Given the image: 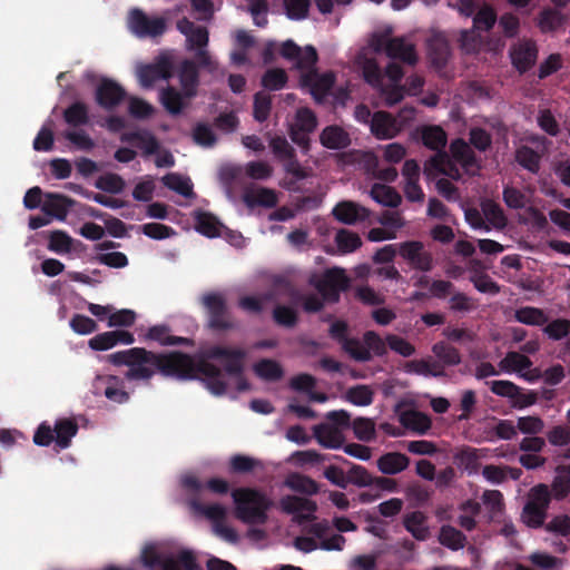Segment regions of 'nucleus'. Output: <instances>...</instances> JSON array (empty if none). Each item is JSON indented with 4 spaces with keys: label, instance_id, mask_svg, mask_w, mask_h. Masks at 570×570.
I'll list each match as a JSON object with an SVG mask.
<instances>
[{
    "label": "nucleus",
    "instance_id": "nucleus-10",
    "mask_svg": "<svg viewBox=\"0 0 570 570\" xmlns=\"http://www.w3.org/2000/svg\"><path fill=\"white\" fill-rule=\"evenodd\" d=\"M314 286L324 301L337 303L341 293L345 292L350 286V278L343 268L333 267L326 269Z\"/></svg>",
    "mask_w": 570,
    "mask_h": 570
},
{
    "label": "nucleus",
    "instance_id": "nucleus-34",
    "mask_svg": "<svg viewBox=\"0 0 570 570\" xmlns=\"http://www.w3.org/2000/svg\"><path fill=\"white\" fill-rule=\"evenodd\" d=\"M404 371L410 374H417L423 376H444L445 372L438 362L426 360H412L404 364Z\"/></svg>",
    "mask_w": 570,
    "mask_h": 570
},
{
    "label": "nucleus",
    "instance_id": "nucleus-58",
    "mask_svg": "<svg viewBox=\"0 0 570 570\" xmlns=\"http://www.w3.org/2000/svg\"><path fill=\"white\" fill-rule=\"evenodd\" d=\"M342 350L357 362H368L372 354L358 338L350 337L342 346Z\"/></svg>",
    "mask_w": 570,
    "mask_h": 570
},
{
    "label": "nucleus",
    "instance_id": "nucleus-8",
    "mask_svg": "<svg viewBox=\"0 0 570 570\" xmlns=\"http://www.w3.org/2000/svg\"><path fill=\"white\" fill-rule=\"evenodd\" d=\"M550 502L551 493L548 485L541 483L533 487L522 510V521L533 529L543 527Z\"/></svg>",
    "mask_w": 570,
    "mask_h": 570
},
{
    "label": "nucleus",
    "instance_id": "nucleus-39",
    "mask_svg": "<svg viewBox=\"0 0 570 570\" xmlns=\"http://www.w3.org/2000/svg\"><path fill=\"white\" fill-rule=\"evenodd\" d=\"M439 542L451 550H460L464 548L466 537L456 528L444 524L440 529Z\"/></svg>",
    "mask_w": 570,
    "mask_h": 570
},
{
    "label": "nucleus",
    "instance_id": "nucleus-41",
    "mask_svg": "<svg viewBox=\"0 0 570 570\" xmlns=\"http://www.w3.org/2000/svg\"><path fill=\"white\" fill-rule=\"evenodd\" d=\"M540 155L529 146H521L515 150V161L532 174L540 170Z\"/></svg>",
    "mask_w": 570,
    "mask_h": 570
},
{
    "label": "nucleus",
    "instance_id": "nucleus-23",
    "mask_svg": "<svg viewBox=\"0 0 570 570\" xmlns=\"http://www.w3.org/2000/svg\"><path fill=\"white\" fill-rule=\"evenodd\" d=\"M316 441L327 449H340L344 443V435L337 426L324 422L313 426Z\"/></svg>",
    "mask_w": 570,
    "mask_h": 570
},
{
    "label": "nucleus",
    "instance_id": "nucleus-59",
    "mask_svg": "<svg viewBox=\"0 0 570 570\" xmlns=\"http://www.w3.org/2000/svg\"><path fill=\"white\" fill-rule=\"evenodd\" d=\"M543 333L553 341H560L570 334V321L557 318L543 327Z\"/></svg>",
    "mask_w": 570,
    "mask_h": 570
},
{
    "label": "nucleus",
    "instance_id": "nucleus-63",
    "mask_svg": "<svg viewBox=\"0 0 570 570\" xmlns=\"http://www.w3.org/2000/svg\"><path fill=\"white\" fill-rule=\"evenodd\" d=\"M547 440L553 446H566L570 444V426L554 425L547 432Z\"/></svg>",
    "mask_w": 570,
    "mask_h": 570
},
{
    "label": "nucleus",
    "instance_id": "nucleus-16",
    "mask_svg": "<svg viewBox=\"0 0 570 570\" xmlns=\"http://www.w3.org/2000/svg\"><path fill=\"white\" fill-rule=\"evenodd\" d=\"M414 139L421 141L430 150H441L446 147L448 135L439 125H422L413 132Z\"/></svg>",
    "mask_w": 570,
    "mask_h": 570
},
{
    "label": "nucleus",
    "instance_id": "nucleus-35",
    "mask_svg": "<svg viewBox=\"0 0 570 570\" xmlns=\"http://www.w3.org/2000/svg\"><path fill=\"white\" fill-rule=\"evenodd\" d=\"M371 197L379 204L395 208L401 202V195L393 188L383 184H374L371 188Z\"/></svg>",
    "mask_w": 570,
    "mask_h": 570
},
{
    "label": "nucleus",
    "instance_id": "nucleus-3",
    "mask_svg": "<svg viewBox=\"0 0 570 570\" xmlns=\"http://www.w3.org/2000/svg\"><path fill=\"white\" fill-rule=\"evenodd\" d=\"M235 481L219 476H213L202 483L196 476L189 475L183 479V485L193 491L200 492L203 489L216 495L232 493L235 504V517L244 523H249V487L233 488Z\"/></svg>",
    "mask_w": 570,
    "mask_h": 570
},
{
    "label": "nucleus",
    "instance_id": "nucleus-24",
    "mask_svg": "<svg viewBox=\"0 0 570 570\" xmlns=\"http://www.w3.org/2000/svg\"><path fill=\"white\" fill-rule=\"evenodd\" d=\"M387 57L411 66L417 62L415 46L407 42L403 37H394L390 39Z\"/></svg>",
    "mask_w": 570,
    "mask_h": 570
},
{
    "label": "nucleus",
    "instance_id": "nucleus-48",
    "mask_svg": "<svg viewBox=\"0 0 570 570\" xmlns=\"http://www.w3.org/2000/svg\"><path fill=\"white\" fill-rule=\"evenodd\" d=\"M402 423L419 434H424L431 428L430 417L420 411H411L402 416Z\"/></svg>",
    "mask_w": 570,
    "mask_h": 570
},
{
    "label": "nucleus",
    "instance_id": "nucleus-14",
    "mask_svg": "<svg viewBox=\"0 0 570 570\" xmlns=\"http://www.w3.org/2000/svg\"><path fill=\"white\" fill-rule=\"evenodd\" d=\"M137 75L140 85L144 88H150L159 79L168 80L171 78L173 63L168 58L161 57L154 63L139 67Z\"/></svg>",
    "mask_w": 570,
    "mask_h": 570
},
{
    "label": "nucleus",
    "instance_id": "nucleus-46",
    "mask_svg": "<svg viewBox=\"0 0 570 570\" xmlns=\"http://www.w3.org/2000/svg\"><path fill=\"white\" fill-rule=\"evenodd\" d=\"M48 249L57 254H67L72 249V238L63 230L48 233Z\"/></svg>",
    "mask_w": 570,
    "mask_h": 570
},
{
    "label": "nucleus",
    "instance_id": "nucleus-52",
    "mask_svg": "<svg viewBox=\"0 0 570 570\" xmlns=\"http://www.w3.org/2000/svg\"><path fill=\"white\" fill-rule=\"evenodd\" d=\"M335 243L342 253H352L362 246L358 234L344 228L336 233Z\"/></svg>",
    "mask_w": 570,
    "mask_h": 570
},
{
    "label": "nucleus",
    "instance_id": "nucleus-4",
    "mask_svg": "<svg viewBox=\"0 0 570 570\" xmlns=\"http://www.w3.org/2000/svg\"><path fill=\"white\" fill-rule=\"evenodd\" d=\"M206 314V327L222 334L239 330V322L232 315L226 298L222 293L208 292L200 298Z\"/></svg>",
    "mask_w": 570,
    "mask_h": 570
},
{
    "label": "nucleus",
    "instance_id": "nucleus-47",
    "mask_svg": "<svg viewBox=\"0 0 570 570\" xmlns=\"http://www.w3.org/2000/svg\"><path fill=\"white\" fill-rule=\"evenodd\" d=\"M291 299L294 304H302L303 309L307 313H317L324 307L323 297L320 298L315 294H303L297 289L291 292Z\"/></svg>",
    "mask_w": 570,
    "mask_h": 570
},
{
    "label": "nucleus",
    "instance_id": "nucleus-15",
    "mask_svg": "<svg viewBox=\"0 0 570 570\" xmlns=\"http://www.w3.org/2000/svg\"><path fill=\"white\" fill-rule=\"evenodd\" d=\"M426 53L435 69L441 70L446 66L451 57V47L443 32H434L430 36L426 41Z\"/></svg>",
    "mask_w": 570,
    "mask_h": 570
},
{
    "label": "nucleus",
    "instance_id": "nucleus-57",
    "mask_svg": "<svg viewBox=\"0 0 570 570\" xmlns=\"http://www.w3.org/2000/svg\"><path fill=\"white\" fill-rule=\"evenodd\" d=\"M356 439L370 442L375 438V423L368 417H356L351 424Z\"/></svg>",
    "mask_w": 570,
    "mask_h": 570
},
{
    "label": "nucleus",
    "instance_id": "nucleus-60",
    "mask_svg": "<svg viewBox=\"0 0 570 570\" xmlns=\"http://www.w3.org/2000/svg\"><path fill=\"white\" fill-rule=\"evenodd\" d=\"M268 507L269 503L266 499L257 490L252 488V525L265 522L267 518L265 511Z\"/></svg>",
    "mask_w": 570,
    "mask_h": 570
},
{
    "label": "nucleus",
    "instance_id": "nucleus-40",
    "mask_svg": "<svg viewBox=\"0 0 570 570\" xmlns=\"http://www.w3.org/2000/svg\"><path fill=\"white\" fill-rule=\"evenodd\" d=\"M432 352L445 366H455L462 362L460 351L445 342L435 343L432 346Z\"/></svg>",
    "mask_w": 570,
    "mask_h": 570
},
{
    "label": "nucleus",
    "instance_id": "nucleus-31",
    "mask_svg": "<svg viewBox=\"0 0 570 570\" xmlns=\"http://www.w3.org/2000/svg\"><path fill=\"white\" fill-rule=\"evenodd\" d=\"M404 528L416 539L424 541L430 535L426 517L421 511H413L404 517Z\"/></svg>",
    "mask_w": 570,
    "mask_h": 570
},
{
    "label": "nucleus",
    "instance_id": "nucleus-20",
    "mask_svg": "<svg viewBox=\"0 0 570 570\" xmlns=\"http://www.w3.org/2000/svg\"><path fill=\"white\" fill-rule=\"evenodd\" d=\"M450 153L452 158L466 171L470 169H481L480 159L464 139L456 138L452 140L450 144Z\"/></svg>",
    "mask_w": 570,
    "mask_h": 570
},
{
    "label": "nucleus",
    "instance_id": "nucleus-62",
    "mask_svg": "<svg viewBox=\"0 0 570 570\" xmlns=\"http://www.w3.org/2000/svg\"><path fill=\"white\" fill-rule=\"evenodd\" d=\"M292 125L303 131L313 132L317 127V118L312 109L303 107L297 109L295 121Z\"/></svg>",
    "mask_w": 570,
    "mask_h": 570
},
{
    "label": "nucleus",
    "instance_id": "nucleus-27",
    "mask_svg": "<svg viewBox=\"0 0 570 570\" xmlns=\"http://www.w3.org/2000/svg\"><path fill=\"white\" fill-rule=\"evenodd\" d=\"M566 21L567 17L559 8L547 7L540 11L537 24L541 32L549 33L557 31L566 23Z\"/></svg>",
    "mask_w": 570,
    "mask_h": 570
},
{
    "label": "nucleus",
    "instance_id": "nucleus-29",
    "mask_svg": "<svg viewBox=\"0 0 570 570\" xmlns=\"http://www.w3.org/2000/svg\"><path fill=\"white\" fill-rule=\"evenodd\" d=\"M78 430V424L72 419L57 420L53 426L56 446L60 450L69 448Z\"/></svg>",
    "mask_w": 570,
    "mask_h": 570
},
{
    "label": "nucleus",
    "instance_id": "nucleus-44",
    "mask_svg": "<svg viewBox=\"0 0 570 570\" xmlns=\"http://www.w3.org/2000/svg\"><path fill=\"white\" fill-rule=\"evenodd\" d=\"M482 213L485 219L497 229H503L508 219L501 206L494 200L487 199L481 204Z\"/></svg>",
    "mask_w": 570,
    "mask_h": 570
},
{
    "label": "nucleus",
    "instance_id": "nucleus-54",
    "mask_svg": "<svg viewBox=\"0 0 570 570\" xmlns=\"http://www.w3.org/2000/svg\"><path fill=\"white\" fill-rule=\"evenodd\" d=\"M288 77L284 69H268L262 77V86L267 90H281L287 83Z\"/></svg>",
    "mask_w": 570,
    "mask_h": 570
},
{
    "label": "nucleus",
    "instance_id": "nucleus-49",
    "mask_svg": "<svg viewBox=\"0 0 570 570\" xmlns=\"http://www.w3.org/2000/svg\"><path fill=\"white\" fill-rule=\"evenodd\" d=\"M374 392L368 385H355L347 390L346 400L357 406H368L373 403Z\"/></svg>",
    "mask_w": 570,
    "mask_h": 570
},
{
    "label": "nucleus",
    "instance_id": "nucleus-2",
    "mask_svg": "<svg viewBox=\"0 0 570 570\" xmlns=\"http://www.w3.org/2000/svg\"><path fill=\"white\" fill-rule=\"evenodd\" d=\"M141 566L148 570H202L194 551L184 549L173 540L161 539L144 543L139 554Z\"/></svg>",
    "mask_w": 570,
    "mask_h": 570
},
{
    "label": "nucleus",
    "instance_id": "nucleus-38",
    "mask_svg": "<svg viewBox=\"0 0 570 570\" xmlns=\"http://www.w3.org/2000/svg\"><path fill=\"white\" fill-rule=\"evenodd\" d=\"M163 184L170 190L190 198L194 196L193 184L189 178L177 173H168L161 178Z\"/></svg>",
    "mask_w": 570,
    "mask_h": 570
},
{
    "label": "nucleus",
    "instance_id": "nucleus-17",
    "mask_svg": "<svg viewBox=\"0 0 570 570\" xmlns=\"http://www.w3.org/2000/svg\"><path fill=\"white\" fill-rule=\"evenodd\" d=\"M333 216L341 223L354 225L364 222L370 216V210L354 202H340L332 210Z\"/></svg>",
    "mask_w": 570,
    "mask_h": 570
},
{
    "label": "nucleus",
    "instance_id": "nucleus-25",
    "mask_svg": "<svg viewBox=\"0 0 570 570\" xmlns=\"http://www.w3.org/2000/svg\"><path fill=\"white\" fill-rule=\"evenodd\" d=\"M409 464V456L401 452H387L381 455L376 461L377 469L383 474L387 475L401 473L407 469Z\"/></svg>",
    "mask_w": 570,
    "mask_h": 570
},
{
    "label": "nucleus",
    "instance_id": "nucleus-53",
    "mask_svg": "<svg viewBox=\"0 0 570 570\" xmlns=\"http://www.w3.org/2000/svg\"><path fill=\"white\" fill-rule=\"evenodd\" d=\"M287 485L299 493L313 495L318 493V483L309 476L302 474H294L287 480Z\"/></svg>",
    "mask_w": 570,
    "mask_h": 570
},
{
    "label": "nucleus",
    "instance_id": "nucleus-11",
    "mask_svg": "<svg viewBox=\"0 0 570 570\" xmlns=\"http://www.w3.org/2000/svg\"><path fill=\"white\" fill-rule=\"evenodd\" d=\"M399 254L410 266L421 272H430L433 268L432 254L424 249L420 240H407L399 245Z\"/></svg>",
    "mask_w": 570,
    "mask_h": 570
},
{
    "label": "nucleus",
    "instance_id": "nucleus-19",
    "mask_svg": "<svg viewBox=\"0 0 570 570\" xmlns=\"http://www.w3.org/2000/svg\"><path fill=\"white\" fill-rule=\"evenodd\" d=\"M371 132L379 139H391L400 132V127L392 114L380 110L372 116Z\"/></svg>",
    "mask_w": 570,
    "mask_h": 570
},
{
    "label": "nucleus",
    "instance_id": "nucleus-32",
    "mask_svg": "<svg viewBox=\"0 0 570 570\" xmlns=\"http://www.w3.org/2000/svg\"><path fill=\"white\" fill-rule=\"evenodd\" d=\"M122 141L134 142L145 155H154L159 150L157 138L148 131H132L125 134Z\"/></svg>",
    "mask_w": 570,
    "mask_h": 570
},
{
    "label": "nucleus",
    "instance_id": "nucleus-7",
    "mask_svg": "<svg viewBox=\"0 0 570 570\" xmlns=\"http://www.w3.org/2000/svg\"><path fill=\"white\" fill-rule=\"evenodd\" d=\"M189 508L198 515L205 517L212 523L213 532L229 543L238 539L237 532L226 524L228 509L219 503L205 504L197 498L190 499Z\"/></svg>",
    "mask_w": 570,
    "mask_h": 570
},
{
    "label": "nucleus",
    "instance_id": "nucleus-9",
    "mask_svg": "<svg viewBox=\"0 0 570 570\" xmlns=\"http://www.w3.org/2000/svg\"><path fill=\"white\" fill-rule=\"evenodd\" d=\"M127 28L138 39H158L167 31V20L132 8L127 14Z\"/></svg>",
    "mask_w": 570,
    "mask_h": 570
},
{
    "label": "nucleus",
    "instance_id": "nucleus-45",
    "mask_svg": "<svg viewBox=\"0 0 570 570\" xmlns=\"http://www.w3.org/2000/svg\"><path fill=\"white\" fill-rule=\"evenodd\" d=\"M532 366V361L524 354L518 352H508L504 358L499 362V367L503 372H521Z\"/></svg>",
    "mask_w": 570,
    "mask_h": 570
},
{
    "label": "nucleus",
    "instance_id": "nucleus-1",
    "mask_svg": "<svg viewBox=\"0 0 570 570\" xmlns=\"http://www.w3.org/2000/svg\"><path fill=\"white\" fill-rule=\"evenodd\" d=\"M247 354L243 346L222 344L208 346L194 356L178 351L154 353L132 347L108 355V361L116 366H128L126 379L130 381H149L157 372L180 381L202 377L214 395H223L227 392L226 376L235 380L238 392L249 387L244 376Z\"/></svg>",
    "mask_w": 570,
    "mask_h": 570
},
{
    "label": "nucleus",
    "instance_id": "nucleus-28",
    "mask_svg": "<svg viewBox=\"0 0 570 570\" xmlns=\"http://www.w3.org/2000/svg\"><path fill=\"white\" fill-rule=\"evenodd\" d=\"M537 48L532 43H521L515 47L511 52V59L513 66L520 71H528L535 62Z\"/></svg>",
    "mask_w": 570,
    "mask_h": 570
},
{
    "label": "nucleus",
    "instance_id": "nucleus-6",
    "mask_svg": "<svg viewBox=\"0 0 570 570\" xmlns=\"http://www.w3.org/2000/svg\"><path fill=\"white\" fill-rule=\"evenodd\" d=\"M218 178L233 203H243L249 208V164L244 167L224 165L219 168Z\"/></svg>",
    "mask_w": 570,
    "mask_h": 570
},
{
    "label": "nucleus",
    "instance_id": "nucleus-22",
    "mask_svg": "<svg viewBox=\"0 0 570 570\" xmlns=\"http://www.w3.org/2000/svg\"><path fill=\"white\" fill-rule=\"evenodd\" d=\"M178 78L186 98H194L199 85V72L196 62L188 59L184 60L179 67Z\"/></svg>",
    "mask_w": 570,
    "mask_h": 570
},
{
    "label": "nucleus",
    "instance_id": "nucleus-36",
    "mask_svg": "<svg viewBox=\"0 0 570 570\" xmlns=\"http://www.w3.org/2000/svg\"><path fill=\"white\" fill-rule=\"evenodd\" d=\"M514 320L524 325L541 326L548 323L549 317L539 307L523 306L515 309Z\"/></svg>",
    "mask_w": 570,
    "mask_h": 570
},
{
    "label": "nucleus",
    "instance_id": "nucleus-55",
    "mask_svg": "<svg viewBox=\"0 0 570 570\" xmlns=\"http://www.w3.org/2000/svg\"><path fill=\"white\" fill-rule=\"evenodd\" d=\"M284 10L291 20H304L308 17L311 0H284Z\"/></svg>",
    "mask_w": 570,
    "mask_h": 570
},
{
    "label": "nucleus",
    "instance_id": "nucleus-33",
    "mask_svg": "<svg viewBox=\"0 0 570 570\" xmlns=\"http://www.w3.org/2000/svg\"><path fill=\"white\" fill-rule=\"evenodd\" d=\"M223 227L213 214L202 210L195 213V228L202 235L216 237L220 234Z\"/></svg>",
    "mask_w": 570,
    "mask_h": 570
},
{
    "label": "nucleus",
    "instance_id": "nucleus-43",
    "mask_svg": "<svg viewBox=\"0 0 570 570\" xmlns=\"http://www.w3.org/2000/svg\"><path fill=\"white\" fill-rule=\"evenodd\" d=\"M65 121L72 127L85 126L89 122V111L85 102L76 101L63 111Z\"/></svg>",
    "mask_w": 570,
    "mask_h": 570
},
{
    "label": "nucleus",
    "instance_id": "nucleus-51",
    "mask_svg": "<svg viewBox=\"0 0 570 570\" xmlns=\"http://www.w3.org/2000/svg\"><path fill=\"white\" fill-rule=\"evenodd\" d=\"M277 203L278 196L274 189L252 185V208L255 206L272 208L275 207Z\"/></svg>",
    "mask_w": 570,
    "mask_h": 570
},
{
    "label": "nucleus",
    "instance_id": "nucleus-42",
    "mask_svg": "<svg viewBox=\"0 0 570 570\" xmlns=\"http://www.w3.org/2000/svg\"><path fill=\"white\" fill-rule=\"evenodd\" d=\"M272 318L278 326L293 328L298 323V313L293 306L277 304L273 308Z\"/></svg>",
    "mask_w": 570,
    "mask_h": 570
},
{
    "label": "nucleus",
    "instance_id": "nucleus-30",
    "mask_svg": "<svg viewBox=\"0 0 570 570\" xmlns=\"http://www.w3.org/2000/svg\"><path fill=\"white\" fill-rule=\"evenodd\" d=\"M186 96L175 87L167 86L160 91V102L170 115H179L187 106Z\"/></svg>",
    "mask_w": 570,
    "mask_h": 570
},
{
    "label": "nucleus",
    "instance_id": "nucleus-12",
    "mask_svg": "<svg viewBox=\"0 0 570 570\" xmlns=\"http://www.w3.org/2000/svg\"><path fill=\"white\" fill-rule=\"evenodd\" d=\"M126 90L115 80L102 78L96 88V102L105 110H114L126 98Z\"/></svg>",
    "mask_w": 570,
    "mask_h": 570
},
{
    "label": "nucleus",
    "instance_id": "nucleus-37",
    "mask_svg": "<svg viewBox=\"0 0 570 570\" xmlns=\"http://www.w3.org/2000/svg\"><path fill=\"white\" fill-rule=\"evenodd\" d=\"M253 372L268 382H276L283 377L284 371L281 364L274 360H261L252 366Z\"/></svg>",
    "mask_w": 570,
    "mask_h": 570
},
{
    "label": "nucleus",
    "instance_id": "nucleus-61",
    "mask_svg": "<svg viewBox=\"0 0 570 570\" xmlns=\"http://www.w3.org/2000/svg\"><path fill=\"white\" fill-rule=\"evenodd\" d=\"M253 116L258 121H264L268 118L272 108V97L266 92H257L254 96Z\"/></svg>",
    "mask_w": 570,
    "mask_h": 570
},
{
    "label": "nucleus",
    "instance_id": "nucleus-56",
    "mask_svg": "<svg viewBox=\"0 0 570 570\" xmlns=\"http://www.w3.org/2000/svg\"><path fill=\"white\" fill-rule=\"evenodd\" d=\"M96 187L102 191L110 194H120L126 186V183L121 176L118 174L108 173L101 175L96 180Z\"/></svg>",
    "mask_w": 570,
    "mask_h": 570
},
{
    "label": "nucleus",
    "instance_id": "nucleus-64",
    "mask_svg": "<svg viewBox=\"0 0 570 570\" xmlns=\"http://www.w3.org/2000/svg\"><path fill=\"white\" fill-rule=\"evenodd\" d=\"M544 529L547 532L568 537L570 534V517L568 514L556 515L544 524Z\"/></svg>",
    "mask_w": 570,
    "mask_h": 570
},
{
    "label": "nucleus",
    "instance_id": "nucleus-13",
    "mask_svg": "<svg viewBox=\"0 0 570 570\" xmlns=\"http://www.w3.org/2000/svg\"><path fill=\"white\" fill-rule=\"evenodd\" d=\"M281 508L288 514H295L297 523L304 524L315 520L314 512L317 505L314 501L296 495H286L281 499Z\"/></svg>",
    "mask_w": 570,
    "mask_h": 570
},
{
    "label": "nucleus",
    "instance_id": "nucleus-50",
    "mask_svg": "<svg viewBox=\"0 0 570 570\" xmlns=\"http://www.w3.org/2000/svg\"><path fill=\"white\" fill-rule=\"evenodd\" d=\"M362 75L364 80L372 87L376 89L382 87V70L374 58H364L362 61Z\"/></svg>",
    "mask_w": 570,
    "mask_h": 570
},
{
    "label": "nucleus",
    "instance_id": "nucleus-21",
    "mask_svg": "<svg viewBox=\"0 0 570 570\" xmlns=\"http://www.w3.org/2000/svg\"><path fill=\"white\" fill-rule=\"evenodd\" d=\"M424 173L428 176L438 173L448 175L453 179L460 178L458 168L454 164H452L448 153L444 149L435 150V154L425 161Z\"/></svg>",
    "mask_w": 570,
    "mask_h": 570
},
{
    "label": "nucleus",
    "instance_id": "nucleus-5",
    "mask_svg": "<svg viewBox=\"0 0 570 570\" xmlns=\"http://www.w3.org/2000/svg\"><path fill=\"white\" fill-rule=\"evenodd\" d=\"M278 53L284 59L293 62L295 68L304 71L301 79L304 86H316L315 82L318 79L316 70L318 55L315 47L306 46L301 48L293 40L288 39L279 46Z\"/></svg>",
    "mask_w": 570,
    "mask_h": 570
},
{
    "label": "nucleus",
    "instance_id": "nucleus-26",
    "mask_svg": "<svg viewBox=\"0 0 570 570\" xmlns=\"http://www.w3.org/2000/svg\"><path fill=\"white\" fill-rule=\"evenodd\" d=\"M320 141L328 149H344L351 144V138L343 128L333 125L322 130Z\"/></svg>",
    "mask_w": 570,
    "mask_h": 570
},
{
    "label": "nucleus",
    "instance_id": "nucleus-18",
    "mask_svg": "<svg viewBox=\"0 0 570 570\" xmlns=\"http://www.w3.org/2000/svg\"><path fill=\"white\" fill-rule=\"evenodd\" d=\"M75 200L66 195L57 193L45 194V202L42 203L41 210L51 217L59 220H65L70 208L73 207Z\"/></svg>",
    "mask_w": 570,
    "mask_h": 570
}]
</instances>
